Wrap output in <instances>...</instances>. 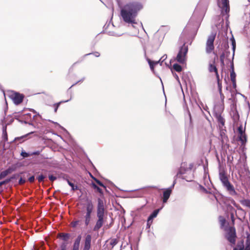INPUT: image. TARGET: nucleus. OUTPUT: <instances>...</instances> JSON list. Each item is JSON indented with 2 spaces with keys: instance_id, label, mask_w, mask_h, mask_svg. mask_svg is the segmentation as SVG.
Returning <instances> with one entry per match:
<instances>
[{
  "instance_id": "09e8293b",
  "label": "nucleus",
  "mask_w": 250,
  "mask_h": 250,
  "mask_svg": "<svg viewBox=\"0 0 250 250\" xmlns=\"http://www.w3.org/2000/svg\"><path fill=\"white\" fill-rule=\"evenodd\" d=\"M219 94H220V98H221V101L223 103L224 102L225 96H224V94H223L222 92H219Z\"/></svg>"
},
{
  "instance_id": "6e6d98bb",
  "label": "nucleus",
  "mask_w": 250,
  "mask_h": 250,
  "mask_svg": "<svg viewBox=\"0 0 250 250\" xmlns=\"http://www.w3.org/2000/svg\"><path fill=\"white\" fill-rule=\"evenodd\" d=\"M234 71V65L233 63H232L231 66H230V71Z\"/></svg>"
},
{
  "instance_id": "5701e85b",
  "label": "nucleus",
  "mask_w": 250,
  "mask_h": 250,
  "mask_svg": "<svg viewBox=\"0 0 250 250\" xmlns=\"http://www.w3.org/2000/svg\"><path fill=\"white\" fill-rule=\"evenodd\" d=\"M225 57V54L224 53H223L220 57V60L221 62V66L222 67V70L223 69L224 66H225V62H224V59Z\"/></svg>"
},
{
  "instance_id": "1a4fd4ad",
  "label": "nucleus",
  "mask_w": 250,
  "mask_h": 250,
  "mask_svg": "<svg viewBox=\"0 0 250 250\" xmlns=\"http://www.w3.org/2000/svg\"><path fill=\"white\" fill-rule=\"evenodd\" d=\"M11 97L13 100L14 103L18 105L21 103L23 101L24 96L22 94H20L17 92L13 93L11 95Z\"/></svg>"
},
{
  "instance_id": "5fc2aeb1",
  "label": "nucleus",
  "mask_w": 250,
  "mask_h": 250,
  "mask_svg": "<svg viewBox=\"0 0 250 250\" xmlns=\"http://www.w3.org/2000/svg\"><path fill=\"white\" fill-rule=\"evenodd\" d=\"M232 83V86L233 88H236V81H231Z\"/></svg>"
},
{
  "instance_id": "052dcab7",
  "label": "nucleus",
  "mask_w": 250,
  "mask_h": 250,
  "mask_svg": "<svg viewBox=\"0 0 250 250\" xmlns=\"http://www.w3.org/2000/svg\"><path fill=\"white\" fill-rule=\"evenodd\" d=\"M175 78H177V79H178V75H176Z\"/></svg>"
},
{
  "instance_id": "7ed1b4c3",
  "label": "nucleus",
  "mask_w": 250,
  "mask_h": 250,
  "mask_svg": "<svg viewBox=\"0 0 250 250\" xmlns=\"http://www.w3.org/2000/svg\"><path fill=\"white\" fill-rule=\"evenodd\" d=\"M219 176V179L223 186L226 188L229 193L232 195H236L237 193L233 186L229 182L226 172L224 170L220 171Z\"/></svg>"
},
{
  "instance_id": "7c9ffc66",
  "label": "nucleus",
  "mask_w": 250,
  "mask_h": 250,
  "mask_svg": "<svg viewBox=\"0 0 250 250\" xmlns=\"http://www.w3.org/2000/svg\"><path fill=\"white\" fill-rule=\"evenodd\" d=\"M80 222H81V221L76 220V221H72L70 224H71V226L72 227L76 228L78 225H79Z\"/></svg>"
},
{
  "instance_id": "864d4df0",
  "label": "nucleus",
  "mask_w": 250,
  "mask_h": 250,
  "mask_svg": "<svg viewBox=\"0 0 250 250\" xmlns=\"http://www.w3.org/2000/svg\"><path fill=\"white\" fill-rule=\"evenodd\" d=\"M19 176V175L18 174H14L12 175L11 177L9 178V179H11V181L14 179H16Z\"/></svg>"
},
{
  "instance_id": "b1692460",
  "label": "nucleus",
  "mask_w": 250,
  "mask_h": 250,
  "mask_svg": "<svg viewBox=\"0 0 250 250\" xmlns=\"http://www.w3.org/2000/svg\"><path fill=\"white\" fill-rule=\"evenodd\" d=\"M159 209H156L153 211V212L150 215V216L148 217L149 218H150L151 220H153V219L155 217H156L159 212Z\"/></svg>"
},
{
  "instance_id": "20e7f679",
  "label": "nucleus",
  "mask_w": 250,
  "mask_h": 250,
  "mask_svg": "<svg viewBox=\"0 0 250 250\" xmlns=\"http://www.w3.org/2000/svg\"><path fill=\"white\" fill-rule=\"evenodd\" d=\"M85 212L83 213L85 215L83 216L84 225L87 226L90 223L91 220V215L94 210V205L91 200H87L84 205Z\"/></svg>"
},
{
  "instance_id": "58836bf2",
  "label": "nucleus",
  "mask_w": 250,
  "mask_h": 250,
  "mask_svg": "<svg viewBox=\"0 0 250 250\" xmlns=\"http://www.w3.org/2000/svg\"><path fill=\"white\" fill-rule=\"evenodd\" d=\"M60 249L57 250H66V245L65 243H62L60 247Z\"/></svg>"
},
{
  "instance_id": "4468645a",
  "label": "nucleus",
  "mask_w": 250,
  "mask_h": 250,
  "mask_svg": "<svg viewBox=\"0 0 250 250\" xmlns=\"http://www.w3.org/2000/svg\"><path fill=\"white\" fill-rule=\"evenodd\" d=\"M70 235L69 233H60L58 234V238L62 239L64 241H67L69 239Z\"/></svg>"
},
{
  "instance_id": "603ef678",
  "label": "nucleus",
  "mask_w": 250,
  "mask_h": 250,
  "mask_svg": "<svg viewBox=\"0 0 250 250\" xmlns=\"http://www.w3.org/2000/svg\"><path fill=\"white\" fill-rule=\"evenodd\" d=\"M215 74V76H216V79H217V83L221 82V80L220 79L218 72L216 73V74Z\"/></svg>"
},
{
  "instance_id": "ea45409f",
  "label": "nucleus",
  "mask_w": 250,
  "mask_h": 250,
  "mask_svg": "<svg viewBox=\"0 0 250 250\" xmlns=\"http://www.w3.org/2000/svg\"><path fill=\"white\" fill-rule=\"evenodd\" d=\"M10 181H11V179H9V178H7V179H5V180L2 181L0 182L1 184V185H5V184H6L8 183Z\"/></svg>"
},
{
  "instance_id": "3c124183",
  "label": "nucleus",
  "mask_w": 250,
  "mask_h": 250,
  "mask_svg": "<svg viewBox=\"0 0 250 250\" xmlns=\"http://www.w3.org/2000/svg\"><path fill=\"white\" fill-rule=\"evenodd\" d=\"M28 181L30 183H33L35 181L34 176H32L28 178Z\"/></svg>"
},
{
  "instance_id": "bf43d9fd",
  "label": "nucleus",
  "mask_w": 250,
  "mask_h": 250,
  "mask_svg": "<svg viewBox=\"0 0 250 250\" xmlns=\"http://www.w3.org/2000/svg\"><path fill=\"white\" fill-rule=\"evenodd\" d=\"M175 78H177V79H178V75H176Z\"/></svg>"
},
{
  "instance_id": "2f4dec72",
  "label": "nucleus",
  "mask_w": 250,
  "mask_h": 250,
  "mask_svg": "<svg viewBox=\"0 0 250 250\" xmlns=\"http://www.w3.org/2000/svg\"><path fill=\"white\" fill-rule=\"evenodd\" d=\"M3 139H4V141H8V135H7V132H6V128H5L3 130Z\"/></svg>"
},
{
  "instance_id": "2eb2a0df",
  "label": "nucleus",
  "mask_w": 250,
  "mask_h": 250,
  "mask_svg": "<svg viewBox=\"0 0 250 250\" xmlns=\"http://www.w3.org/2000/svg\"><path fill=\"white\" fill-rule=\"evenodd\" d=\"M147 61H148V63L149 64L150 68L151 70L152 71H154V66L155 65L157 64L159 62H160L161 61V59L159 60L157 62L152 61L150 59H148Z\"/></svg>"
},
{
  "instance_id": "f03ea898",
  "label": "nucleus",
  "mask_w": 250,
  "mask_h": 250,
  "mask_svg": "<svg viewBox=\"0 0 250 250\" xmlns=\"http://www.w3.org/2000/svg\"><path fill=\"white\" fill-rule=\"evenodd\" d=\"M104 213L105 208L104 202L101 199L98 198L97 207V220L93 228V231H98L105 222L106 217L105 216Z\"/></svg>"
},
{
  "instance_id": "c85d7f7f",
  "label": "nucleus",
  "mask_w": 250,
  "mask_h": 250,
  "mask_svg": "<svg viewBox=\"0 0 250 250\" xmlns=\"http://www.w3.org/2000/svg\"><path fill=\"white\" fill-rule=\"evenodd\" d=\"M94 180L96 182V183L100 186L103 187L104 189L106 188L105 186L98 179L96 178L93 177Z\"/></svg>"
},
{
  "instance_id": "a19ab883",
  "label": "nucleus",
  "mask_w": 250,
  "mask_h": 250,
  "mask_svg": "<svg viewBox=\"0 0 250 250\" xmlns=\"http://www.w3.org/2000/svg\"><path fill=\"white\" fill-rule=\"evenodd\" d=\"M21 155L24 158L28 157L30 156V155L28 153L25 151H22L21 153Z\"/></svg>"
},
{
  "instance_id": "423d86ee",
  "label": "nucleus",
  "mask_w": 250,
  "mask_h": 250,
  "mask_svg": "<svg viewBox=\"0 0 250 250\" xmlns=\"http://www.w3.org/2000/svg\"><path fill=\"white\" fill-rule=\"evenodd\" d=\"M188 52V46L184 43L180 48L176 56V60L180 63L184 64L186 61V56Z\"/></svg>"
},
{
  "instance_id": "dca6fc26",
  "label": "nucleus",
  "mask_w": 250,
  "mask_h": 250,
  "mask_svg": "<svg viewBox=\"0 0 250 250\" xmlns=\"http://www.w3.org/2000/svg\"><path fill=\"white\" fill-rule=\"evenodd\" d=\"M244 248V241H241L237 243L236 247L234 248L233 250H243Z\"/></svg>"
},
{
  "instance_id": "bb28decb",
  "label": "nucleus",
  "mask_w": 250,
  "mask_h": 250,
  "mask_svg": "<svg viewBox=\"0 0 250 250\" xmlns=\"http://www.w3.org/2000/svg\"><path fill=\"white\" fill-rule=\"evenodd\" d=\"M236 75L234 71H230V77L231 81H236Z\"/></svg>"
},
{
  "instance_id": "13d9d810",
  "label": "nucleus",
  "mask_w": 250,
  "mask_h": 250,
  "mask_svg": "<svg viewBox=\"0 0 250 250\" xmlns=\"http://www.w3.org/2000/svg\"><path fill=\"white\" fill-rule=\"evenodd\" d=\"M204 190H205V191L206 192H208V191L207 190V189H206L204 188Z\"/></svg>"
},
{
  "instance_id": "0eeeda50",
  "label": "nucleus",
  "mask_w": 250,
  "mask_h": 250,
  "mask_svg": "<svg viewBox=\"0 0 250 250\" xmlns=\"http://www.w3.org/2000/svg\"><path fill=\"white\" fill-rule=\"evenodd\" d=\"M216 37V33H212L208 38L206 43V51L209 54L214 49V42Z\"/></svg>"
},
{
  "instance_id": "473e14b6",
  "label": "nucleus",
  "mask_w": 250,
  "mask_h": 250,
  "mask_svg": "<svg viewBox=\"0 0 250 250\" xmlns=\"http://www.w3.org/2000/svg\"><path fill=\"white\" fill-rule=\"evenodd\" d=\"M238 132L239 135L245 133V130H243V126L242 125H240V126H239V127L238 128Z\"/></svg>"
},
{
  "instance_id": "aec40b11",
  "label": "nucleus",
  "mask_w": 250,
  "mask_h": 250,
  "mask_svg": "<svg viewBox=\"0 0 250 250\" xmlns=\"http://www.w3.org/2000/svg\"><path fill=\"white\" fill-rule=\"evenodd\" d=\"M173 69L178 72H180L182 70V66L177 63H175L173 65Z\"/></svg>"
},
{
  "instance_id": "a878e982",
  "label": "nucleus",
  "mask_w": 250,
  "mask_h": 250,
  "mask_svg": "<svg viewBox=\"0 0 250 250\" xmlns=\"http://www.w3.org/2000/svg\"><path fill=\"white\" fill-rule=\"evenodd\" d=\"M92 187L93 188H94L95 189H96L97 191L101 193V194H103V190L101 188H100L98 186H97L95 183H92Z\"/></svg>"
},
{
  "instance_id": "de8ad7c7",
  "label": "nucleus",
  "mask_w": 250,
  "mask_h": 250,
  "mask_svg": "<svg viewBox=\"0 0 250 250\" xmlns=\"http://www.w3.org/2000/svg\"><path fill=\"white\" fill-rule=\"evenodd\" d=\"M80 246L73 244L72 250H79Z\"/></svg>"
},
{
  "instance_id": "4c0bfd02",
  "label": "nucleus",
  "mask_w": 250,
  "mask_h": 250,
  "mask_svg": "<svg viewBox=\"0 0 250 250\" xmlns=\"http://www.w3.org/2000/svg\"><path fill=\"white\" fill-rule=\"evenodd\" d=\"M90 54H93L96 57H99L100 56V53L99 52H97V51L94 52L92 53L87 54L85 55V56L89 55Z\"/></svg>"
},
{
  "instance_id": "a18cd8bd",
  "label": "nucleus",
  "mask_w": 250,
  "mask_h": 250,
  "mask_svg": "<svg viewBox=\"0 0 250 250\" xmlns=\"http://www.w3.org/2000/svg\"><path fill=\"white\" fill-rule=\"evenodd\" d=\"M217 84H218V90H219V92H222V83H221V82H219V83H217Z\"/></svg>"
},
{
  "instance_id": "cd10ccee",
  "label": "nucleus",
  "mask_w": 250,
  "mask_h": 250,
  "mask_svg": "<svg viewBox=\"0 0 250 250\" xmlns=\"http://www.w3.org/2000/svg\"><path fill=\"white\" fill-rule=\"evenodd\" d=\"M66 180L68 185L72 188L73 190H77L78 189L77 186H75L74 184L70 181L68 179H66Z\"/></svg>"
},
{
  "instance_id": "f8f14e48",
  "label": "nucleus",
  "mask_w": 250,
  "mask_h": 250,
  "mask_svg": "<svg viewBox=\"0 0 250 250\" xmlns=\"http://www.w3.org/2000/svg\"><path fill=\"white\" fill-rule=\"evenodd\" d=\"M15 168L13 167H9L5 170H4L0 173V180L5 178L7 175L11 173L13 171H15Z\"/></svg>"
},
{
  "instance_id": "412c9836",
  "label": "nucleus",
  "mask_w": 250,
  "mask_h": 250,
  "mask_svg": "<svg viewBox=\"0 0 250 250\" xmlns=\"http://www.w3.org/2000/svg\"><path fill=\"white\" fill-rule=\"evenodd\" d=\"M230 41L231 42V44H232V50H233L232 55H233V57L234 55L235 48H236V42H235V39L233 37L230 39Z\"/></svg>"
},
{
  "instance_id": "6e6552de",
  "label": "nucleus",
  "mask_w": 250,
  "mask_h": 250,
  "mask_svg": "<svg viewBox=\"0 0 250 250\" xmlns=\"http://www.w3.org/2000/svg\"><path fill=\"white\" fill-rule=\"evenodd\" d=\"M92 237L90 234H87L81 246V250H90L91 249Z\"/></svg>"
},
{
  "instance_id": "39448f33",
  "label": "nucleus",
  "mask_w": 250,
  "mask_h": 250,
  "mask_svg": "<svg viewBox=\"0 0 250 250\" xmlns=\"http://www.w3.org/2000/svg\"><path fill=\"white\" fill-rule=\"evenodd\" d=\"M225 238L231 244L234 245L236 242V233L234 227H229L225 229Z\"/></svg>"
},
{
  "instance_id": "f257e3e1",
  "label": "nucleus",
  "mask_w": 250,
  "mask_h": 250,
  "mask_svg": "<svg viewBox=\"0 0 250 250\" xmlns=\"http://www.w3.org/2000/svg\"><path fill=\"white\" fill-rule=\"evenodd\" d=\"M142 7L138 2H130L125 5L121 10V15L124 21L128 23H135V18Z\"/></svg>"
},
{
  "instance_id": "e433bc0d",
  "label": "nucleus",
  "mask_w": 250,
  "mask_h": 250,
  "mask_svg": "<svg viewBox=\"0 0 250 250\" xmlns=\"http://www.w3.org/2000/svg\"><path fill=\"white\" fill-rule=\"evenodd\" d=\"M80 62L78 61L77 62H74L71 66L70 67L69 69V72H70L71 71H72L75 66Z\"/></svg>"
},
{
  "instance_id": "680f3d73",
  "label": "nucleus",
  "mask_w": 250,
  "mask_h": 250,
  "mask_svg": "<svg viewBox=\"0 0 250 250\" xmlns=\"http://www.w3.org/2000/svg\"><path fill=\"white\" fill-rule=\"evenodd\" d=\"M2 185H1V183L0 182V187H1Z\"/></svg>"
},
{
  "instance_id": "a211bd4d",
  "label": "nucleus",
  "mask_w": 250,
  "mask_h": 250,
  "mask_svg": "<svg viewBox=\"0 0 250 250\" xmlns=\"http://www.w3.org/2000/svg\"><path fill=\"white\" fill-rule=\"evenodd\" d=\"M239 141H241L242 145H244L247 142V136L246 134L239 135Z\"/></svg>"
},
{
  "instance_id": "ddd939ff",
  "label": "nucleus",
  "mask_w": 250,
  "mask_h": 250,
  "mask_svg": "<svg viewBox=\"0 0 250 250\" xmlns=\"http://www.w3.org/2000/svg\"><path fill=\"white\" fill-rule=\"evenodd\" d=\"M215 61H213V63H209L208 64V70L210 73L214 72L215 74L218 73V69L214 64Z\"/></svg>"
},
{
  "instance_id": "49530a36",
  "label": "nucleus",
  "mask_w": 250,
  "mask_h": 250,
  "mask_svg": "<svg viewBox=\"0 0 250 250\" xmlns=\"http://www.w3.org/2000/svg\"><path fill=\"white\" fill-rule=\"evenodd\" d=\"M25 137L24 136H22L21 137H18V138H15V141H20V143L22 142L23 141V139Z\"/></svg>"
},
{
  "instance_id": "79ce46f5",
  "label": "nucleus",
  "mask_w": 250,
  "mask_h": 250,
  "mask_svg": "<svg viewBox=\"0 0 250 250\" xmlns=\"http://www.w3.org/2000/svg\"><path fill=\"white\" fill-rule=\"evenodd\" d=\"M48 178H49V179L52 182H53L54 181H55L57 179V177L52 175H49Z\"/></svg>"
},
{
  "instance_id": "4be33fe9",
  "label": "nucleus",
  "mask_w": 250,
  "mask_h": 250,
  "mask_svg": "<svg viewBox=\"0 0 250 250\" xmlns=\"http://www.w3.org/2000/svg\"><path fill=\"white\" fill-rule=\"evenodd\" d=\"M219 222L221 225V227L223 228L225 226L226 223V219L223 216H219Z\"/></svg>"
},
{
  "instance_id": "4d7b16f0",
  "label": "nucleus",
  "mask_w": 250,
  "mask_h": 250,
  "mask_svg": "<svg viewBox=\"0 0 250 250\" xmlns=\"http://www.w3.org/2000/svg\"><path fill=\"white\" fill-rule=\"evenodd\" d=\"M39 154H40V152L38 151L33 153V155H39Z\"/></svg>"
},
{
  "instance_id": "9b49d317",
  "label": "nucleus",
  "mask_w": 250,
  "mask_h": 250,
  "mask_svg": "<svg viewBox=\"0 0 250 250\" xmlns=\"http://www.w3.org/2000/svg\"><path fill=\"white\" fill-rule=\"evenodd\" d=\"M222 6V13L225 12L226 14L229 11V0H221Z\"/></svg>"
},
{
  "instance_id": "f704fd0d",
  "label": "nucleus",
  "mask_w": 250,
  "mask_h": 250,
  "mask_svg": "<svg viewBox=\"0 0 250 250\" xmlns=\"http://www.w3.org/2000/svg\"><path fill=\"white\" fill-rule=\"evenodd\" d=\"M62 102H59L58 103L55 104L53 105V106L54 107V112L56 113L57 111L58 108H59L60 104H61Z\"/></svg>"
},
{
  "instance_id": "6ab92c4d",
  "label": "nucleus",
  "mask_w": 250,
  "mask_h": 250,
  "mask_svg": "<svg viewBox=\"0 0 250 250\" xmlns=\"http://www.w3.org/2000/svg\"><path fill=\"white\" fill-rule=\"evenodd\" d=\"M240 203L244 206L247 207L250 209V200L243 199L240 201Z\"/></svg>"
},
{
  "instance_id": "72a5a7b5",
  "label": "nucleus",
  "mask_w": 250,
  "mask_h": 250,
  "mask_svg": "<svg viewBox=\"0 0 250 250\" xmlns=\"http://www.w3.org/2000/svg\"><path fill=\"white\" fill-rule=\"evenodd\" d=\"M45 176L43 175L42 174H41L39 175L37 178L39 181V182L41 183L42 182L44 181V179H45Z\"/></svg>"
},
{
  "instance_id": "c756f323",
  "label": "nucleus",
  "mask_w": 250,
  "mask_h": 250,
  "mask_svg": "<svg viewBox=\"0 0 250 250\" xmlns=\"http://www.w3.org/2000/svg\"><path fill=\"white\" fill-rule=\"evenodd\" d=\"M81 239H82L81 235H78L77 236V238L75 239L74 244L80 246Z\"/></svg>"
},
{
  "instance_id": "c03bdc74",
  "label": "nucleus",
  "mask_w": 250,
  "mask_h": 250,
  "mask_svg": "<svg viewBox=\"0 0 250 250\" xmlns=\"http://www.w3.org/2000/svg\"><path fill=\"white\" fill-rule=\"evenodd\" d=\"M230 218L232 221V225H234L235 221V217L233 213H230Z\"/></svg>"
},
{
  "instance_id": "393cba45",
  "label": "nucleus",
  "mask_w": 250,
  "mask_h": 250,
  "mask_svg": "<svg viewBox=\"0 0 250 250\" xmlns=\"http://www.w3.org/2000/svg\"><path fill=\"white\" fill-rule=\"evenodd\" d=\"M118 242V240L116 238H113L110 240L109 244L112 248H113Z\"/></svg>"
},
{
  "instance_id": "37998d69",
  "label": "nucleus",
  "mask_w": 250,
  "mask_h": 250,
  "mask_svg": "<svg viewBox=\"0 0 250 250\" xmlns=\"http://www.w3.org/2000/svg\"><path fill=\"white\" fill-rule=\"evenodd\" d=\"M25 182H26L25 179L21 177L19 181V184L20 185H23V184H24L25 183Z\"/></svg>"
},
{
  "instance_id": "f3484780",
  "label": "nucleus",
  "mask_w": 250,
  "mask_h": 250,
  "mask_svg": "<svg viewBox=\"0 0 250 250\" xmlns=\"http://www.w3.org/2000/svg\"><path fill=\"white\" fill-rule=\"evenodd\" d=\"M217 120L218 123L221 125V127L225 125V119L221 115H218L217 116Z\"/></svg>"
},
{
  "instance_id": "9d476101",
  "label": "nucleus",
  "mask_w": 250,
  "mask_h": 250,
  "mask_svg": "<svg viewBox=\"0 0 250 250\" xmlns=\"http://www.w3.org/2000/svg\"><path fill=\"white\" fill-rule=\"evenodd\" d=\"M171 193H172V189L170 188H167L164 190L163 193V196H162V200H163V202L164 203H166L167 202Z\"/></svg>"
},
{
  "instance_id": "8fccbe9b",
  "label": "nucleus",
  "mask_w": 250,
  "mask_h": 250,
  "mask_svg": "<svg viewBox=\"0 0 250 250\" xmlns=\"http://www.w3.org/2000/svg\"><path fill=\"white\" fill-rule=\"evenodd\" d=\"M245 250H250V242L247 241Z\"/></svg>"
},
{
  "instance_id": "c9c22d12",
  "label": "nucleus",
  "mask_w": 250,
  "mask_h": 250,
  "mask_svg": "<svg viewBox=\"0 0 250 250\" xmlns=\"http://www.w3.org/2000/svg\"><path fill=\"white\" fill-rule=\"evenodd\" d=\"M152 222H153L152 220L148 218L147 220V225H146L147 228H148V229L150 228L151 225H152Z\"/></svg>"
}]
</instances>
